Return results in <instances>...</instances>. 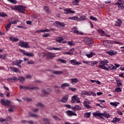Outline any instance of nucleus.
<instances>
[{
    "label": "nucleus",
    "mask_w": 124,
    "mask_h": 124,
    "mask_svg": "<svg viewBox=\"0 0 124 124\" xmlns=\"http://www.w3.org/2000/svg\"><path fill=\"white\" fill-rule=\"evenodd\" d=\"M108 61H100V64L99 65L98 67L101 69L107 70V71H109V70H113V71H115V70H116V67L113 65L108 66Z\"/></svg>",
    "instance_id": "obj_1"
},
{
    "label": "nucleus",
    "mask_w": 124,
    "mask_h": 124,
    "mask_svg": "<svg viewBox=\"0 0 124 124\" xmlns=\"http://www.w3.org/2000/svg\"><path fill=\"white\" fill-rule=\"evenodd\" d=\"M0 103H1L2 105L9 106V108L8 110L9 112H13V108H15V106L10 105L11 102L7 99L4 100V99H1Z\"/></svg>",
    "instance_id": "obj_2"
},
{
    "label": "nucleus",
    "mask_w": 124,
    "mask_h": 124,
    "mask_svg": "<svg viewBox=\"0 0 124 124\" xmlns=\"http://www.w3.org/2000/svg\"><path fill=\"white\" fill-rule=\"evenodd\" d=\"M11 8L12 10H17L19 13H25L26 7L22 5H16Z\"/></svg>",
    "instance_id": "obj_3"
},
{
    "label": "nucleus",
    "mask_w": 124,
    "mask_h": 124,
    "mask_svg": "<svg viewBox=\"0 0 124 124\" xmlns=\"http://www.w3.org/2000/svg\"><path fill=\"white\" fill-rule=\"evenodd\" d=\"M93 116H95L96 117H99L100 119H103L104 120L105 117L106 119H109L111 117V115L108 114L107 112H104L103 113H98V112H93Z\"/></svg>",
    "instance_id": "obj_4"
},
{
    "label": "nucleus",
    "mask_w": 124,
    "mask_h": 124,
    "mask_svg": "<svg viewBox=\"0 0 124 124\" xmlns=\"http://www.w3.org/2000/svg\"><path fill=\"white\" fill-rule=\"evenodd\" d=\"M25 80H26V78L24 77H20L19 78H18L17 77L14 76L7 79V81L8 82H11V83L13 82V81L15 82H17V81H20V82H23L25 81Z\"/></svg>",
    "instance_id": "obj_5"
},
{
    "label": "nucleus",
    "mask_w": 124,
    "mask_h": 124,
    "mask_svg": "<svg viewBox=\"0 0 124 124\" xmlns=\"http://www.w3.org/2000/svg\"><path fill=\"white\" fill-rule=\"evenodd\" d=\"M11 19H9V24H8L5 26V30L7 31H8L9 29H10V27H11V24H17V23H19L20 22V20H12Z\"/></svg>",
    "instance_id": "obj_6"
},
{
    "label": "nucleus",
    "mask_w": 124,
    "mask_h": 124,
    "mask_svg": "<svg viewBox=\"0 0 124 124\" xmlns=\"http://www.w3.org/2000/svg\"><path fill=\"white\" fill-rule=\"evenodd\" d=\"M69 19H70L71 20H75V21H83V20H87V17L86 16H79L78 17L76 16L69 17Z\"/></svg>",
    "instance_id": "obj_7"
},
{
    "label": "nucleus",
    "mask_w": 124,
    "mask_h": 124,
    "mask_svg": "<svg viewBox=\"0 0 124 124\" xmlns=\"http://www.w3.org/2000/svg\"><path fill=\"white\" fill-rule=\"evenodd\" d=\"M71 99V103H75L76 102H77V103H80V102H81L80 98L78 97L76 95L72 96Z\"/></svg>",
    "instance_id": "obj_8"
},
{
    "label": "nucleus",
    "mask_w": 124,
    "mask_h": 124,
    "mask_svg": "<svg viewBox=\"0 0 124 124\" xmlns=\"http://www.w3.org/2000/svg\"><path fill=\"white\" fill-rule=\"evenodd\" d=\"M18 46L22 47L23 48H30L29 44L27 42L24 41H20L18 43Z\"/></svg>",
    "instance_id": "obj_9"
},
{
    "label": "nucleus",
    "mask_w": 124,
    "mask_h": 124,
    "mask_svg": "<svg viewBox=\"0 0 124 124\" xmlns=\"http://www.w3.org/2000/svg\"><path fill=\"white\" fill-rule=\"evenodd\" d=\"M53 24L54 25H55V27H57V28H59L60 29L61 28H62V27L63 28V27H65V24L59 21H55V22H54Z\"/></svg>",
    "instance_id": "obj_10"
},
{
    "label": "nucleus",
    "mask_w": 124,
    "mask_h": 124,
    "mask_svg": "<svg viewBox=\"0 0 124 124\" xmlns=\"http://www.w3.org/2000/svg\"><path fill=\"white\" fill-rule=\"evenodd\" d=\"M68 94L64 95L62 99L58 100V102H62V103H66L68 101Z\"/></svg>",
    "instance_id": "obj_11"
},
{
    "label": "nucleus",
    "mask_w": 124,
    "mask_h": 124,
    "mask_svg": "<svg viewBox=\"0 0 124 124\" xmlns=\"http://www.w3.org/2000/svg\"><path fill=\"white\" fill-rule=\"evenodd\" d=\"M122 0H119L118 1L115 3V5H117L119 8L122 9V10H124V6L122 2Z\"/></svg>",
    "instance_id": "obj_12"
},
{
    "label": "nucleus",
    "mask_w": 124,
    "mask_h": 124,
    "mask_svg": "<svg viewBox=\"0 0 124 124\" xmlns=\"http://www.w3.org/2000/svg\"><path fill=\"white\" fill-rule=\"evenodd\" d=\"M84 42L86 44H93V40L92 38L88 37L84 38Z\"/></svg>",
    "instance_id": "obj_13"
},
{
    "label": "nucleus",
    "mask_w": 124,
    "mask_h": 124,
    "mask_svg": "<svg viewBox=\"0 0 124 124\" xmlns=\"http://www.w3.org/2000/svg\"><path fill=\"white\" fill-rule=\"evenodd\" d=\"M21 53H23L24 56H27V57H33V54L32 53H27L26 50L20 49Z\"/></svg>",
    "instance_id": "obj_14"
},
{
    "label": "nucleus",
    "mask_w": 124,
    "mask_h": 124,
    "mask_svg": "<svg viewBox=\"0 0 124 124\" xmlns=\"http://www.w3.org/2000/svg\"><path fill=\"white\" fill-rule=\"evenodd\" d=\"M89 104H90V102L85 101L83 102V106L86 109H92L93 108V107L90 106Z\"/></svg>",
    "instance_id": "obj_15"
},
{
    "label": "nucleus",
    "mask_w": 124,
    "mask_h": 124,
    "mask_svg": "<svg viewBox=\"0 0 124 124\" xmlns=\"http://www.w3.org/2000/svg\"><path fill=\"white\" fill-rule=\"evenodd\" d=\"M64 13L65 14H69V13H72V14H74L75 13V11L71 10V8H67L64 9Z\"/></svg>",
    "instance_id": "obj_16"
},
{
    "label": "nucleus",
    "mask_w": 124,
    "mask_h": 124,
    "mask_svg": "<svg viewBox=\"0 0 124 124\" xmlns=\"http://www.w3.org/2000/svg\"><path fill=\"white\" fill-rule=\"evenodd\" d=\"M47 59H49L50 60H53L54 58L56 57V55L53 53L47 52Z\"/></svg>",
    "instance_id": "obj_17"
},
{
    "label": "nucleus",
    "mask_w": 124,
    "mask_h": 124,
    "mask_svg": "<svg viewBox=\"0 0 124 124\" xmlns=\"http://www.w3.org/2000/svg\"><path fill=\"white\" fill-rule=\"evenodd\" d=\"M24 62L23 60H15L13 62L12 65H18L19 64H21L22 62Z\"/></svg>",
    "instance_id": "obj_18"
},
{
    "label": "nucleus",
    "mask_w": 124,
    "mask_h": 124,
    "mask_svg": "<svg viewBox=\"0 0 124 124\" xmlns=\"http://www.w3.org/2000/svg\"><path fill=\"white\" fill-rule=\"evenodd\" d=\"M66 113L69 117H72V116H77V114L71 110H67Z\"/></svg>",
    "instance_id": "obj_19"
},
{
    "label": "nucleus",
    "mask_w": 124,
    "mask_h": 124,
    "mask_svg": "<svg viewBox=\"0 0 124 124\" xmlns=\"http://www.w3.org/2000/svg\"><path fill=\"white\" fill-rule=\"evenodd\" d=\"M103 44L104 46L106 47V48H110V47H111V42H110L109 41H105L103 42Z\"/></svg>",
    "instance_id": "obj_20"
},
{
    "label": "nucleus",
    "mask_w": 124,
    "mask_h": 124,
    "mask_svg": "<svg viewBox=\"0 0 124 124\" xmlns=\"http://www.w3.org/2000/svg\"><path fill=\"white\" fill-rule=\"evenodd\" d=\"M70 62H71L73 65H79V64H82V63L78 62L77 60H70Z\"/></svg>",
    "instance_id": "obj_21"
},
{
    "label": "nucleus",
    "mask_w": 124,
    "mask_h": 124,
    "mask_svg": "<svg viewBox=\"0 0 124 124\" xmlns=\"http://www.w3.org/2000/svg\"><path fill=\"white\" fill-rule=\"evenodd\" d=\"M72 32H74V33H77V34H80V35H83L84 34V33L82 31H79L76 29H75V28H74L72 29Z\"/></svg>",
    "instance_id": "obj_22"
},
{
    "label": "nucleus",
    "mask_w": 124,
    "mask_h": 124,
    "mask_svg": "<svg viewBox=\"0 0 124 124\" xmlns=\"http://www.w3.org/2000/svg\"><path fill=\"white\" fill-rule=\"evenodd\" d=\"M98 32H99V33H101V34H102L103 36H107V37H110V35L106 34V32H104V31H103V30H98Z\"/></svg>",
    "instance_id": "obj_23"
},
{
    "label": "nucleus",
    "mask_w": 124,
    "mask_h": 124,
    "mask_svg": "<svg viewBox=\"0 0 124 124\" xmlns=\"http://www.w3.org/2000/svg\"><path fill=\"white\" fill-rule=\"evenodd\" d=\"M107 54L109 56H114V55H116L117 51H115L114 50H109L108 51H107Z\"/></svg>",
    "instance_id": "obj_24"
},
{
    "label": "nucleus",
    "mask_w": 124,
    "mask_h": 124,
    "mask_svg": "<svg viewBox=\"0 0 124 124\" xmlns=\"http://www.w3.org/2000/svg\"><path fill=\"white\" fill-rule=\"evenodd\" d=\"M47 50H54V51H59L60 50H62L61 48L59 47H51V46H48L47 47Z\"/></svg>",
    "instance_id": "obj_25"
},
{
    "label": "nucleus",
    "mask_w": 124,
    "mask_h": 124,
    "mask_svg": "<svg viewBox=\"0 0 124 124\" xmlns=\"http://www.w3.org/2000/svg\"><path fill=\"white\" fill-rule=\"evenodd\" d=\"M72 109H73V110H78V111H80V110H82V108L79 105H76L75 107H73Z\"/></svg>",
    "instance_id": "obj_26"
},
{
    "label": "nucleus",
    "mask_w": 124,
    "mask_h": 124,
    "mask_svg": "<svg viewBox=\"0 0 124 124\" xmlns=\"http://www.w3.org/2000/svg\"><path fill=\"white\" fill-rule=\"evenodd\" d=\"M122 24H123L122 20L121 19H118L115 23V26L116 27H121V26H122Z\"/></svg>",
    "instance_id": "obj_27"
},
{
    "label": "nucleus",
    "mask_w": 124,
    "mask_h": 124,
    "mask_svg": "<svg viewBox=\"0 0 124 124\" xmlns=\"http://www.w3.org/2000/svg\"><path fill=\"white\" fill-rule=\"evenodd\" d=\"M10 69L12 70V71H13L14 72H20V70H19L17 68L15 67H10Z\"/></svg>",
    "instance_id": "obj_28"
},
{
    "label": "nucleus",
    "mask_w": 124,
    "mask_h": 124,
    "mask_svg": "<svg viewBox=\"0 0 124 124\" xmlns=\"http://www.w3.org/2000/svg\"><path fill=\"white\" fill-rule=\"evenodd\" d=\"M9 39L13 42H17V41H19V39L15 38V37H10Z\"/></svg>",
    "instance_id": "obj_29"
},
{
    "label": "nucleus",
    "mask_w": 124,
    "mask_h": 124,
    "mask_svg": "<svg viewBox=\"0 0 124 124\" xmlns=\"http://www.w3.org/2000/svg\"><path fill=\"white\" fill-rule=\"evenodd\" d=\"M66 87H70V84H69V83H63L61 85V88L63 90H64V89H65Z\"/></svg>",
    "instance_id": "obj_30"
},
{
    "label": "nucleus",
    "mask_w": 124,
    "mask_h": 124,
    "mask_svg": "<svg viewBox=\"0 0 124 124\" xmlns=\"http://www.w3.org/2000/svg\"><path fill=\"white\" fill-rule=\"evenodd\" d=\"M62 73H63V72L62 71H55L53 72V74L56 75H60V74H62Z\"/></svg>",
    "instance_id": "obj_31"
},
{
    "label": "nucleus",
    "mask_w": 124,
    "mask_h": 124,
    "mask_svg": "<svg viewBox=\"0 0 124 124\" xmlns=\"http://www.w3.org/2000/svg\"><path fill=\"white\" fill-rule=\"evenodd\" d=\"M91 115H92V113L91 112H86L84 113V118H86L87 119H89L90 118Z\"/></svg>",
    "instance_id": "obj_32"
},
{
    "label": "nucleus",
    "mask_w": 124,
    "mask_h": 124,
    "mask_svg": "<svg viewBox=\"0 0 124 124\" xmlns=\"http://www.w3.org/2000/svg\"><path fill=\"white\" fill-rule=\"evenodd\" d=\"M98 62L97 61H91L89 64V65H91V66H94V64H97Z\"/></svg>",
    "instance_id": "obj_33"
},
{
    "label": "nucleus",
    "mask_w": 124,
    "mask_h": 124,
    "mask_svg": "<svg viewBox=\"0 0 124 124\" xmlns=\"http://www.w3.org/2000/svg\"><path fill=\"white\" fill-rule=\"evenodd\" d=\"M23 89L25 90H36V89H38L37 87H28L26 86H23Z\"/></svg>",
    "instance_id": "obj_34"
},
{
    "label": "nucleus",
    "mask_w": 124,
    "mask_h": 124,
    "mask_svg": "<svg viewBox=\"0 0 124 124\" xmlns=\"http://www.w3.org/2000/svg\"><path fill=\"white\" fill-rule=\"evenodd\" d=\"M121 121V119L120 118H118L117 117H115L114 118H113V121H112V123H118L119 122H120Z\"/></svg>",
    "instance_id": "obj_35"
},
{
    "label": "nucleus",
    "mask_w": 124,
    "mask_h": 124,
    "mask_svg": "<svg viewBox=\"0 0 124 124\" xmlns=\"http://www.w3.org/2000/svg\"><path fill=\"white\" fill-rule=\"evenodd\" d=\"M120 104V103L118 102H110V105H111V106H114V107H117L118 106V105Z\"/></svg>",
    "instance_id": "obj_36"
},
{
    "label": "nucleus",
    "mask_w": 124,
    "mask_h": 124,
    "mask_svg": "<svg viewBox=\"0 0 124 124\" xmlns=\"http://www.w3.org/2000/svg\"><path fill=\"white\" fill-rule=\"evenodd\" d=\"M95 53L91 52L90 54H87L86 56L87 58H92L93 56H95Z\"/></svg>",
    "instance_id": "obj_37"
},
{
    "label": "nucleus",
    "mask_w": 124,
    "mask_h": 124,
    "mask_svg": "<svg viewBox=\"0 0 124 124\" xmlns=\"http://www.w3.org/2000/svg\"><path fill=\"white\" fill-rule=\"evenodd\" d=\"M71 81L72 83H78L79 82V80L78 78H71Z\"/></svg>",
    "instance_id": "obj_38"
},
{
    "label": "nucleus",
    "mask_w": 124,
    "mask_h": 124,
    "mask_svg": "<svg viewBox=\"0 0 124 124\" xmlns=\"http://www.w3.org/2000/svg\"><path fill=\"white\" fill-rule=\"evenodd\" d=\"M81 94H83L84 95H92V94H90V93L87 91H83Z\"/></svg>",
    "instance_id": "obj_39"
},
{
    "label": "nucleus",
    "mask_w": 124,
    "mask_h": 124,
    "mask_svg": "<svg viewBox=\"0 0 124 124\" xmlns=\"http://www.w3.org/2000/svg\"><path fill=\"white\" fill-rule=\"evenodd\" d=\"M45 31H47V29H42L41 30H37L35 31V32L39 33V32H45Z\"/></svg>",
    "instance_id": "obj_40"
},
{
    "label": "nucleus",
    "mask_w": 124,
    "mask_h": 124,
    "mask_svg": "<svg viewBox=\"0 0 124 124\" xmlns=\"http://www.w3.org/2000/svg\"><path fill=\"white\" fill-rule=\"evenodd\" d=\"M80 0H75L73 1V4H74V5H78V4L79 3Z\"/></svg>",
    "instance_id": "obj_41"
},
{
    "label": "nucleus",
    "mask_w": 124,
    "mask_h": 124,
    "mask_svg": "<svg viewBox=\"0 0 124 124\" xmlns=\"http://www.w3.org/2000/svg\"><path fill=\"white\" fill-rule=\"evenodd\" d=\"M57 61L58 62H62V63H66V61L63 60V59H58Z\"/></svg>",
    "instance_id": "obj_42"
},
{
    "label": "nucleus",
    "mask_w": 124,
    "mask_h": 124,
    "mask_svg": "<svg viewBox=\"0 0 124 124\" xmlns=\"http://www.w3.org/2000/svg\"><path fill=\"white\" fill-rule=\"evenodd\" d=\"M62 40H63V39H62V37H58L56 39V41H57V42L59 43H61Z\"/></svg>",
    "instance_id": "obj_43"
},
{
    "label": "nucleus",
    "mask_w": 124,
    "mask_h": 124,
    "mask_svg": "<svg viewBox=\"0 0 124 124\" xmlns=\"http://www.w3.org/2000/svg\"><path fill=\"white\" fill-rule=\"evenodd\" d=\"M30 115L31 116V117H32L33 118H38V115L34 113H31L30 114Z\"/></svg>",
    "instance_id": "obj_44"
},
{
    "label": "nucleus",
    "mask_w": 124,
    "mask_h": 124,
    "mask_svg": "<svg viewBox=\"0 0 124 124\" xmlns=\"http://www.w3.org/2000/svg\"><path fill=\"white\" fill-rule=\"evenodd\" d=\"M36 106H37V107H41L42 108L44 107V105L41 103H38L36 105Z\"/></svg>",
    "instance_id": "obj_45"
},
{
    "label": "nucleus",
    "mask_w": 124,
    "mask_h": 124,
    "mask_svg": "<svg viewBox=\"0 0 124 124\" xmlns=\"http://www.w3.org/2000/svg\"><path fill=\"white\" fill-rule=\"evenodd\" d=\"M22 123H28V124H33V122H32V121H27L26 120H23L22 121Z\"/></svg>",
    "instance_id": "obj_46"
},
{
    "label": "nucleus",
    "mask_w": 124,
    "mask_h": 124,
    "mask_svg": "<svg viewBox=\"0 0 124 124\" xmlns=\"http://www.w3.org/2000/svg\"><path fill=\"white\" fill-rule=\"evenodd\" d=\"M115 92L116 93H121L122 92V88L120 87L115 88Z\"/></svg>",
    "instance_id": "obj_47"
},
{
    "label": "nucleus",
    "mask_w": 124,
    "mask_h": 124,
    "mask_svg": "<svg viewBox=\"0 0 124 124\" xmlns=\"http://www.w3.org/2000/svg\"><path fill=\"white\" fill-rule=\"evenodd\" d=\"M74 51H75V48H72L69 50V52L71 53V55H73V52H74Z\"/></svg>",
    "instance_id": "obj_48"
},
{
    "label": "nucleus",
    "mask_w": 124,
    "mask_h": 124,
    "mask_svg": "<svg viewBox=\"0 0 124 124\" xmlns=\"http://www.w3.org/2000/svg\"><path fill=\"white\" fill-rule=\"evenodd\" d=\"M53 119H54V120H56V121H61V119H60L59 117L56 115H53Z\"/></svg>",
    "instance_id": "obj_49"
},
{
    "label": "nucleus",
    "mask_w": 124,
    "mask_h": 124,
    "mask_svg": "<svg viewBox=\"0 0 124 124\" xmlns=\"http://www.w3.org/2000/svg\"><path fill=\"white\" fill-rule=\"evenodd\" d=\"M27 63L28 64H33L34 63V62L32 60L28 61H27Z\"/></svg>",
    "instance_id": "obj_50"
},
{
    "label": "nucleus",
    "mask_w": 124,
    "mask_h": 124,
    "mask_svg": "<svg viewBox=\"0 0 124 124\" xmlns=\"http://www.w3.org/2000/svg\"><path fill=\"white\" fill-rule=\"evenodd\" d=\"M90 19H91V20H93V21H95V22L97 21V18H96V17H94L93 16H90Z\"/></svg>",
    "instance_id": "obj_51"
},
{
    "label": "nucleus",
    "mask_w": 124,
    "mask_h": 124,
    "mask_svg": "<svg viewBox=\"0 0 124 124\" xmlns=\"http://www.w3.org/2000/svg\"><path fill=\"white\" fill-rule=\"evenodd\" d=\"M69 89L70 90V91H72V92H76V91H77V89L76 88H73L71 87H69Z\"/></svg>",
    "instance_id": "obj_52"
},
{
    "label": "nucleus",
    "mask_w": 124,
    "mask_h": 124,
    "mask_svg": "<svg viewBox=\"0 0 124 124\" xmlns=\"http://www.w3.org/2000/svg\"><path fill=\"white\" fill-rule=\"evenodd\" d=\"M64 107H66V108H68L69 109H71V106L70 105H65Z\"/></svg>",
    "instance_id": "obj_53"
},
{
    "label": "nucleus",
    "mask_w": 124,
    "mask_h": 124,
    "mask_svg": "<svg viewBox=\"0 0 124 124\" xmlns=\"http://www.w3.org/2000/svg\"><path fill=\"white\" fill-rule=\"evenodd\" d=\"M6 121V119H3L2 118H0V122L3 123V122H5Z\"/></svg>",
    "instance_id": "obj_54"
},
{
    "label": "nucleus",
    "mask_w": 124,
    "mask_h": 124,
    "mask_svg": "<svg viewBox=\"0 0 124 124\" xmlns=\"http://www.w3.org/2000/svg\"><path fill=\"white\" fill-rule=\"evenodd\" d=\"M63 55H71V53H70L69 51V52H64L63 53Z\"/></svg>",
    "instance_id": "obj_55"
},
{
    "label": "nucleus",
    "mask_w": 124,
    "mask_h": 124,
    "mask_svg": "<svg viewBox=\"0 0 124 124\" xmlns=\"http://www.w3.org/2000/svg\"><path fill=\"white\" fill-rule=\"evenodd\" d=\"M114 42L115 43V44H119L120 45H123V43L116 41H115Z\"/></svg>",
    "instance_id": "obj_56"
},
{
    "label": "nucleus",
    "mask_w": 124,
    "mask_h": 124,
    "mask_svg": "<svg viewBox=\"0 0 124 124\" xmlns=\"http://www.w3.org/2000/svg\"><path fill=\"white\" fill-rule=\"evenodd\" d=\"M90 94H92V95H93V96H95V95H96V93H95L93 91H92L91 92V93H90Z\"/></svg>",
    "instance_id": "obj_57"
},
{
    "label": "nucleus",
    "mask_w": 124,
    "mask_h": 124,
    "mask_svg": "<svg viewBox=\"0 0 124 124\" xmlns=\"http://www.w3.org/2000/svg\"><path fill=\"white\" fill-rule=\"evenodd\" d=\"M0 16H7L4 13H0Z\"/></svg>",
    "instance_id": "obj_58"
},
{
    "label": "nucleus",
    "mask_w": 124,
    "mask_h": 124,
    "mask_svg": "<svg viewBox=\"0 0 124 124\" xmlns=\"http://www.w3.org/2000/svg\"><path fill=\"white\" fill-rule=\"evenodd\" d=\"M55 93H61V91L59 89H55Z\"/></svg>",
    "instance_id": "obj_59"
},
{
    "label": "nucleus",
    "mask_w": 124,
    "mask_h": 124,
    "mask_svg": "<svg viewBox=\"0 0 124 124\" xmlns=\"http://www.w3.org/2000/svg\"><path fill=\"white\" fill-rule=\"evenodd\" d=\"M44 124H47V118H45L43 120Z\"/></svg>",
    "instance_id": "obj_60"
},
{
    "label": "nucleus",
    "mask_w": 124,
    "mask_h": 124,
    "mask_svg": "<svg viewBox=\"0 0 124 124\" xmlns=\"http://www.w3.org/2000/svg\"><path fill=\"white\" fill-rule=\"evenodd\" d=\"M68 44L70 46H73V43H72V42L71 41L68 42Z\"/></svg>",
    "instance_id": "obj_61"
},
{
    "label": "nucleus",
    "mask_w": 124,
    "mask_h": 124,
    "mask_svg": "<svg viewBox=\"0 0 124 124\" xmlns=\"http://www.w3.org/2000/svg\"><path fill=\"white\" fill-rule=\"evenodd\" d=\"M26 24H27V25H31V21H27Z\"/></svg>",
    "instance_id": "obj_62"
},
{
    "label": "nucleus",
    "mask_w": 124,
    "mask_h": 124,
    "mask_svg": "<svg viewBox=\"0 0 124 124\" xmlns=\"http://www.w3.org/2000/svg\"><path fill=\"white\" fill-rule=\"evenodd\" d=\"M96 94L97 95H101V94H103V93L102 92H97Z\"/></svg>",
    "instance_id": "obj_63"
},
{
    "label": "nucleus",
    "mask_w": 124,
    "mask_h": 124,
    "mask_svg": "<svg viewBox=\"0 0 124 124\" xmlns=\"http://www.w3.org/2000/svg\"><path fill=\"white\" fill-rule=\"evenodd\" d=\"M124 73H123L120 74L119 77H122V78H124Z\"/></svg>",
    "instance_id": "obj_64"
}]
</instances>
